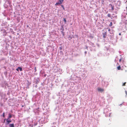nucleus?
Instances as JSON below:
<instances>
[{"label": "nucleus", "instance_id": "nucleus-1", "mask_svg": "<svg viewBox=\"0 0 127 127\" xmlns=\"http://www.w3.org/2000/svg\"><path fill=\"white\" fill-rule=\"evenodd\" d=\"M59 2H57L55 4V5L56 6H57L58 5L61 4L62 2L64 1V0H59Z\"/></svg>", "mask_w": 127, "mask_h": 127}, {"label": "nucleus", "instance_id": "nucleus-2", "mask_svg": "<svg viewBox=\"0 0 127 127\" xmlns=\"http://www.w3.org/2000/svg\"><path fill=\"white\" fill-rule=\"evenodd\" d=\"M107 34V32H105L104 33H103L102 35H103V37L104 38H105L106 37Z\"/></svg>", "mask_w": 127, "mask_h": 127}, {"label": "nucleus", "instance_id": "nucleus-3", "mask_svg": "<svg viewBox=\"0 0 127 127\" xmlns=\"http://www.w3.org/2000/svg\"><path fill=\"white\" fill-rule=\"evenodd\" d=\"M98 91L102 92L103 91H104V90L103 89H101L100 88H98Z\"/></svg>", "mask_w": 127, "mask_h": 127}, {"label": "nucleus", "instance_id": "nucleus-4", "mask_svg": "<svg viewBox=\"0 0 127 127\" xmlns=\"http://www.w3.org/2000/svg\"><path fill=\"white\" fill-rule=\"evenodd\" d=\"M8 119H7L6 120V122L7 123V124H8L9 123L11 122V121H12L11 120H8Z\"/></svg>", "mask_w": 127, "mask_h": 127}, {"label": "nucleus", "instance_id": "nucleus-5", "mask_svg": "<svg viewBox=\"0 0 127 127\" xmlns=\"http://www.w3.org/2000/svg\"><path fill=\"white\" fill-rule=\"evenodd\" d=\"M9 125L10 127H14V125L13 124H10Z\"/></svg>", "mask_w": 127, "mask_h": 127}, {"label": "nucleus", "instance_id": "nucleus-6", "mask_svg": "<svg viewBox=\"0 0 127 127\" xmlns=\"http://www.w3.org/2000/svg\"><path fill=\"white\" fill-rule=\"evenodd\" d=\"M12 117V116L10 114H9L8 119L11 118Z\"/></svg>", "mask_w": 127, "mask_h": 127}, {"label": "nucleus", "instance_id": "nucleus-7", "mask_svg": "<svg viewBox=\"0 0 127 127\" xmlns=\"http://www.w3.org/2000/svg\"><path fill=\"white\" fill-rule=\"evenodd\" d=\"M117 69L118 70H120L121 69V66L120 65L117 67Z\"/></svg>", "mask_w": 127, "mask_h": 127}, {"label": "nucleus", "instance_id": "nucleus-8", "mask_svg": "<svg viewBox=\"0 0 127 127\" xmlns=\"http://www.w3.org/2000/svg\"><path fill=\"white\" fill-rule=\"evenodd\" d=\"M18 68L19 69L20 71H21L22 70V68L20 67H18Z\"/></svg>", "mask_w": 127, "mask_h": 127}, {"label": "nucleus", "instance_id": "nucleus-9", "mask_svg": "<svg viewBox=\"0 0 127 127\" xmlns=\"http://www.w3.org/2000/svg\"><path fill=\"white\" fill-rule=\"evenodd\" d=\"M111 14L109 13H108L107 14V16L108 17H110V18L111 17Z\"/></svg>", "mask_w": 127, "mask_h": 127}, {"label": "nucleus", "instance_id": "nucleus-10", "mask_svg": "<svg viewBox=\"0 0 127 127\" xmlns=\"http://www.w3.org/2000/svg\"><path fill=\"white\" fill-rule=\"evenodd\" d=\"M112 25V22H111L110 24L109 25V26L110 27Z\"/></svg>", "mask_w": 127, "mask_h": 127}, {"label": "nucleus", "instance_id": "nucleus-11", "mask_svg": "<svg viewBox=\"0 0 127 127\" xmlns=\"http://www.w3.org/2000/svg\"><path fill=\"white\" fill-rule=\"evenodd\" d=\"M126 82H125L124 83H123V84L122 85V86H125L126 85Z\"/></svg>", "mask_w": 127, "mask_h": 127}, {"label": "nucleus", "instance_id": "nucleus-12", "mask_svg": "<svg viewBox=\"0 0 127 127\" xmlns=\"http://www.w3.org/2000/svg\"><path fill=\"white\" fill-rule=\"evenodd\" d=\"M62 7L63 8V9L64 10H65V8L64 6L63 5H61Z\"/></svg>", "mask_w": 127, "mask_h": 127}, {"label": "nucleus", "instance_id": "nucleus-13", "mask_svg": "<svg viewBox=\"0 0 127 127\" xmlns=\"http://www.w3.org/2000/svg\"><path fill=\"white\" fill-rule=\"evenodd\" d=\"M2 116L3 117H5V113L3 112L2 114Z\"/></svg>", "mask_w": 127, "mask_h": 127}, {"label": "nucleus", "instance_id": "nucleus-14", "mask_svg": "<svg viewBox=\"0 0 127 127\" xmlns=\"http://www.w3.org/2000/svg\"><path fill=\"white\" fill-rule=\"evenodd\" d=\"M64 22L65 23H66V20L65 18H64Z\"/></svg>", "mask_w": 127, "mask_h": 127}, {"label": "nucleus", "instance_id": "nucleus-15", "mask_svg": "<svg viewBox=\"0 0 127 127\" xmlns=\"http://www.w3.org/2000/svg\"><path fill=\"white\" fill-rule=\"evenodd\" d=\"M126 94V96L127 97V92L126 91H125Z\"/></svg>", "mask_w": 127, "mask_h": 127}, {"label": "nucleus", "instance_id": "nucleus-16", "mask_svg": "<svg viewBox=\"0 0 127 127\" xmlns=\"http://www.w3.org/2000/svg\"><path fill=\"white\" fill-rule=\"evenodd\" d=\"M112 10H114V8H113V7H112Z\"/></svg>", "mask_w": 127, "mask_h": 127}, {"label": "nucleus", "instance_id": "nucleus-17", "mask_svg": "<svg viewBox=\"0 0 127 127\" xmlns=\"http://www.w3.org/2000/svg\"><path fill=\"white\" fill-rule=\"evenodd\" d=\"M16 70L17 71H19V69H18V68H17L16 69Z\"/></svg>", "mask_w": 127, "mask_h": 127}, {"label": "nucleus", "instance_id": "nucleus-18", "mask_svg": "<svg viewBox=\"0 0 127 127\" xmlns=\"http://www.w3.org/2000/svg\"><path fill=\"white\" fill-rule=\"evenodd\" d=\"M37 123H36L35 124H34V126L36 125H37Z\"/></svg>", "mask_w": 127, "mask_h": 127}, {"label": "nucleus", "instance_id": "nucleus-19", "mask_svg": "<svg viewBox=\"0 0 127 127\" xmlns=\"http://www.w3.org/2000/svg\"><path fill=\"white\" fill-rule=\"evenodd\" d=\"M110 30V29H109V30H108V31L109 32Z\"/></svg>", "mask_w": 127, "mask_h": 127}, {"label": "nucleus", "instance_id": "nucleus-20", "mask_svg": "<svg viewBox=\"0 0 127 127\" xmlns=\"http://www.w3.org/2000/svg\"><path fill=\"white\" fill-rule=\"evenodd\" d=\"M121 59H120L119 60V61L120 62H121Z\"/></svg>", "mask_w": 127, "mask_h": 127}, {"label": "nucleus", "instance_id": "nucleus-21", "mask_svg": "<svg viewBox=\"0 0 127 127\" xmlns=\"http://www.w3.org/2000/svg\"><path fill=\"white\" fill-rule=\"evenodd\" d=\"M119 35H121V33H119Z\"/></svg>", "mask_w": 127, "mask_h": 127}, {"label": "nucleus", "instance_id": "nucleus-22", "mask_svg": "<svg viewBox=\"0 0 127 127\" xmlns=\"http://www.w3.org/2000/svg\"><path fill=\"white\" fill-rule=\"evenodd\" d=\"M33 127V125H32L31 127Z\"/></svg>", "mask_w": 127, "mask_h": 127}, {"label": "nucleus", "instance_id": "nucleus-23", "mask_svg": "<svg viewBox=\"0 0 127 127\" xmlns=\"http://www.w3.org/2000/svg\"><path fill=\"white\" fill-rule=\"evenodd\" d=\"M29 126H31V125H30Z\"/></svg>", "mask_w": 127, "mask_h": 127}, {"label": "nucleus", "instance_id": "nucleus-24", "mask_svg": "<svg viewBox=\"0 0 127 127\" xmlns=\"http://www.w3.org/2000/svg\"><path fill=\"white\" fill-rule=\"evenodd\" d=\"M85 53H86V52H85Z\"/></svg>", "mask_w": 127, "mask_h": 127}]
</instances>
